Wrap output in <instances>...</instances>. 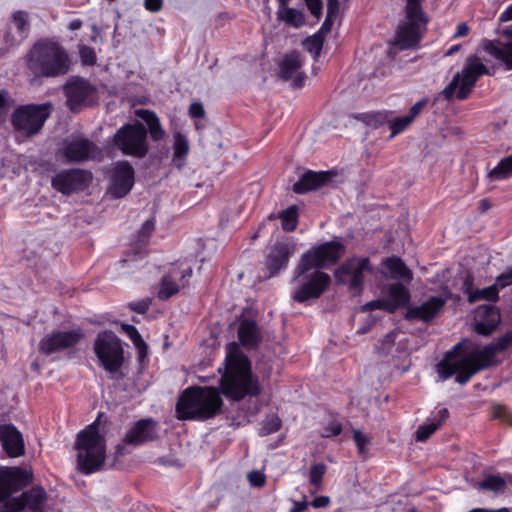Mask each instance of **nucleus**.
I'll use <instances>...</instances> for the list:
<instances>
[{
    "instance_id": "1",
    "label": "nucleus",
    "mask_w": 512,
    "mask_h": 512,
    "mask_svg": "<svg viewBox=\"0 0 512 512\" xmlns=\"http://www.w3.org/2000/svg\"><path fill=\"white\" fill-rule=\"evenodd\" d=\"M494 342L480 348L470 340H463L449 350L444 358L437 363L436 371L442 381L456 375L455 381L466 384L478 372L497 363L499 353Z\"/></svg>"
},
{
    "instance_id": "2",
    "label": "nucleus",
    "mask_w": 512,
    "mask_h": 512,
    "mask_svg": "<svg viewBox=\"0 0 512 512\" xmlns=\"http://www.w3.org/2000/svg\"><path fill=\"white\" fill-rule=\"evenodd\" d=\"M223 366L220 389L226 398L241 401L262 393L259 377L253 373L250 359L236 342L227 344Z\"/></svg>"
},
{
    "instance_id": "3",
    "label": "nucleus",
    "mask_w": 512,
    "mask_h": 512,
    "mask_svg": "<svg viewBox=\"0 0 512 512\" xmlns=\"http://www.w3.org/2000/svg\"><path fill=\"white\" fill-rule=\"evenodd\" d=\"M26 64L34 78H56L70 70V59L65 48L49 38H42L32 46Z\"/></svg>"
},
{
    "instance_id": "4",
    "label": "nucleus",
    "mask_w": 512,
    "mask_h": 512,
    "mask_svg": "<svg viewBox=\"0 0 512 512\" xmlns=\"http://www.w3.org/2000/svg\"><path fill=\"white\" fill-rule=\"evenodd\" d=\"M293 301L306 303L320 297V244L303 253L293 271Z\"/></svg>"
},
{
    "instance_id": "5",
    "label": "nucleus",
    "mask_w": 512,
    "mask_h": 512,
    "mask_svg": "<svg viewBox=\"0 0 512 512\" xmlns=\"http://www.w3.org/2000/svg\"><path fill=\"white\" fill-rule=\"evenodd\" d=\"M223 401L214 388L189 387L176 404L180 420H206L221 412Z\"/></svg>"
},
{
    "instance_id": "6",
    "label": "nucleus",
    "mask_w": 512,
    "mask_h": 512,
    "mask_svg": "<svg viewBox=\"0 0 512 512\" xmlns=\"http://www.w3.org/2000/svg\"><path fill=\"white\" fill-rule=\"evenodd\" d=\"M77 450V468L85 475L100 471L106 458L105 437L99 432V423L94 421L77 434L74 444Z\"/></svg>"
},
{
    "instance_id": "7",
    "label": "nucleus",
    "mask_w": 512,
    "mask_h": 512,
    "mask_svg": "<svg viewBox=\"0 0 512 512\" xmlns=\"http://www.w3.org/2000/svg\"><path fill=\"white\" fill-rule=\"evenodd\" d=\"M489 74L487 66L477 56H469L463 69L457 72L451 82L442 91L446 100H451L455 95L459 100L466 99L473 90L478 79Z\"/></svg>"
},
{
    "instance_id": "8",
    "label": "nucleus",
    "mask_w": 512,
    "mask_h": 512,
    "mask_svg": "<svg viewBox=\"0 0 512 512\" xmlns=\"http://www.w3.org/2000/svg\"><path fill=\"white\" fill-rule=\"evenodd\" d=\"M94 352L106 372L116 378H123L124 349L121 340L112 331L100 332L94 342Z\"/></svg>"
},
{
    "instance_id": "9",
    "label": "nucleus",
    "mask_w": 512,
    "mask_h": 512,
    "mask_svg": "<svg viewBox=\"0 0 512 512\" xmlns=\"http://www.w3.org/2000/svg\"><path fill=\"white\" fill-rule=\"evenodd\" d=\"M112 145L125 156L146 157L149 143L145 125L140 121L124 124L113 135Z\"/></svg>"
},
{
    "instance_id": "10",
    "label": "nucleus",
    "mask_w": 512,
    "mask_h": 512,
    "mask_svg": "<svg viewBox=\"0 0 512 512\" xmlns=\"http://www.w3.org/2000/svg\"><path fill=\"white\" fill-rule=\"evenodd\" d=\"M497 33L505 41L484 40L483 50L505 65L506 70H512V3L498 17Z\"/></svg>"
},
{
    "instance_id": "11",
    "label": "nucleus",
    "mask_w": 512,
    "mask_h": 512,
    "mask_svg": "<svg viewBox=\"0 0 512 512\" xmlns=\"http://www.w3.org/2000/svg\"><path fill=\"white\" fill-rule=\"evenodd\" d=\"M50 109L51 104L21 106L12 114V126L26 136H33L41 130L50 116Z\"/></svg>"
},
{
    "instance_id": "12",
    "label": "nucleus",
    "mask_w": 512,
    "mask_h": 512,
    "mask_svg": "<svg viewBox=\"0 0 512 512\" xmlns=\"http://www.w3.org/2000/svg\"><path fill=\"white\" fill-rule=\"evenodd\" d=\"M426 17H407L399 24L393 40L389 44V55L396 54L399 50L415 49L425 31L427 25Z\"/></svg>"
},
{
    "instance_id": "13",
    "label": "nucleus",
    "mask_w": 512,
    "mask_h": 512,
    "mask_svg": "<svg viewBox=\"0 0 512 512\" xmlns=\"http://www.w3.org/2000/svg\"><path fill=\"white\" fill-rule=\"evenodd\" d=\"M59 152L67 163L96 161L102 157L101 148L83 136L65 140Z\"/></svg>"
},
{
    "instance_id": "14",
    "label": "nucleus",
    "mask_w": 512,
    "mask_h": 512,
    "mask_svg": "<svg viewBox=\"0 0 512 512\" xmlns=\"http://www.w3.org/2000/svg\"><path fill=\"white\" fill-rule=\"evenodd\" d=\"M371 271L369 258L351 257L335 271V279L338 283L347 284L351 291L360 293L363 288L365 273Z\"/></svg>"
},
{
    "instance_id": "15",
    "label": "nucleus",
    "mask_w": 512,
    "mask_h": 512,
    "mask_svg": "<svg viewBox=\"0 0 512 512\" xmlns=\"http://www.w3.org/2000/svg\"><path fill=\"white\" fill-rule=\"evenodd\" d=\"M66 105L70 111L77 113L94 103L96 88L84 78L71 77L63 87Z\"/></svg>"
},
{
    "instance_id": "16",
    "label": "nucleus",
    "mask_w": 512,
    "mask_h": 512,
    "mask_svg": "<svg viewBox=\"0 0 512 512\" xmlns=\"http://www.w3.org/2000/svg\"><path fill=\"white\" fill-rule=\"evenodd\" d=\"M296 251V244L292 239L277 241L269 250L265 257V269L263 275L259 276L263 280L276 276L281 270L286 269L290 257Z\"/></svg>"
},
{
    "instance_id": "17",
    "label": "nucleus",
    "mask_w": 512,
    "mask_h": 512,
    "mask_svg": "<svg viewBox=\"0 0 512 512\" xmlns=\"http://www.w3.org/2000/svg\"><path fill=\"white\" fill-rule=\"evenodd\" d=\"M92 180V173L84 169L62 170L52 177V187L63 195L84 191Z\"/></svg>"
},
{
    "instance_id": "18",
    "label": "nucleus",
    "mask_w": 512,
    "mask_h": 512,
    "mask_svg": "<svg viewBox=\"0 0 512 512\" xmlns=\"http://www.w3.org/2000/svg\"><path fill=\"white\" fill-rule=\"evenodd\" d=\"M135 183V171L126 160L117 161L110 172L108 191L114 198L125 197Z\"/></svg>"
},
{
    "instance_id": "19",
    "label": "nucleus",
    "mask_w": 512,
    "mask_h": 512,
    "mask_svg": "<svg viewBox=\"0 0 512 512\" xmlns=\"http://www.w3.org/2000/svg\"><path fill=\"white\" fill-rule=\"evenodd\" d=\"M84 337L80 329L70 331H54L43 337L39 342V351L46 355H52L63 350L73 348Z\"/></svg>"
},
{
    "instance_id": "20",
    "label": "nucleus",
    "mask_w": 512,
    "mask_h": 512,
    "mask_svg": "<svg viewBox=\"0 0 512 512\" xmlns=\"http://www.w3.org/2000/svg\"><path fill=\"white\" fill-rule=\"evenodd\" d=\"M32 474L21 467L0 468V502L7 500L13 493L28 486Z\"/></svg>"
},
{
    "instance_id": "21",
    "label": "nucleus",
    "mask_w": 512,
    "mask_h": 512,
    "mask_svg": "<svg viewBox=\"0 0 512 512\" xmlns=\"http://www.w3.org/2000/svg\"><path fill=\"white\" fill-rule=\"evenodd\" d=\"M192 268H181L174 266L170 268L161 278L157 297L159 300L166 301L179 291L186 287L192 276Z\"/></svg>"
},
{
    "instance_id": "22",
    "label": "nucleus",
    "mask_w": 512,
    "mask_h": 512,
    "mask_svg": "<svg viewBox=\"0 0 512 512\" xmlns=\"http://www.w3.org/2000/svg\"><path fill=\"white\" fill-rule=\"evenodd\" d=\"M303 57L300 52L293 50L282 56L278 62L277 76L283 81L292 80L293 87L300 88L305 81V75L300 70Z\"/></svg>"
},
{
    "instance_id": "23",
    "label": "nucleus",
    "mask_w": 512,
    "mask_h": 512,
    "mask_svg": "<svg viewBox=\"0 0 512 512\" xmlns=\"http://www.w3.org/2000/svg\"><path fill=\"white\" fill-rule=\"evenodd\" d=\"M158 436V423L152 418L138 420L126 433L123 442L127 445L140 446L154 441Z\"/></svg>"
},
{
    "instance_id": "24",
    "label": "nucleus",
    "mask_w": 512,
    "mask_h": 512,
    "mask_svg": "<svg viewBox=\"0 0 512 512\" xmlns=\"http://www.w3.org/2000/svg\"><path fill=\"white\" fill-rule=\"evenodd\" d=\"M447 298L441 296H430L425 302L418 306H409L405 313L408 321L421 320L425 323L433 320L444 308Z\"/></svg>"
},
{
    "instance_id": "25",
    "label": "nucleus",
    "mask_w": 512,
    "mask_h": 512,
    "mask_svg": "<svg viewBox=\"0 0 512 512\" xmlns=\"http://www.w3.org/2000/svg\"><path fill=\"white\" fill-rule=\"evenodd\" d=\"M0 444L9 457L16 458L25 454L23 435L11 423L0 424Z\"/></svg>"
},
{
    "instance_id": "26",
    "label": "nucleus",
    "mask_w": 512,
    "mask_h": 512,
    "mask_svg": "<svg viewBox=\"0 0 512 512\" xmlns=\"http://www.w3.org/2000/svg\"><path fill=\"white\" fill-rule=\"evenodd\" d=\"M381 294L385 300L386 312L394 313L404 308L410 302L409 289L400 282L388 283L381 288Z\"/></svg>"
},
{
    "instance_id": "27",
    "label": "nucleus",
    "mask_w": 512,
    "mask_h": 512,
    "mask_svg": "<svg viewBox=\"0 0 512 512\" xmlns=\"http://www.w3.org/2000/svg\"><path fill=\"white\" fill-rule=\"evenodd\" d=\"M475 331L483 336L490 335L499 325L501 316L492 305L479 306L475 311Z\"/></svg>"
},
{
    "instance_id": "28",
    "label": "nucleus",
    "mask_w": 512,
    "mask_h": 512,
    "mask_svg": "<svg viewBox=\"0 0 512 512\" xmlns=\"http://www.w3.org/2000/svg\"><path fill=\"white\" fill-rule=\"evenodd\" d=\"M240 344L247 350L256 349L262 342V334L255 320L243 319L237 331Z\"/></svg>"
},
{
    "instance_id": "29",
    "label": "nucleus",
    "mask_w": 512,
    "mask_h": 512,
    "mask_svg": "<svg viewBox=\"0 0 512 512\" xmlns=\"http://www.w3.org/2000/svg\"><path fill=\"white\" fill-rule=\"evenodd\" d=\"M23 512H45L47 493L41 486H33L17 497Z\"/></svg>"
},
{
    "instance_id": "30",
    "label": "nucleus",
    "mask_w": 512,
    "mask_h": 512,
    "mask_svg": "<svg viewBox=\"0 0 512 512\" xmlns=\"http://www.w3.org/2000/svg\"><path fill=\"white\" fill-rule=\"evenodd\" d=\"M381 265L383 267V276L387 279L402 280L407 284L413 279L411 270L398 256L386 257Z\"/></svg>"
},
{
    "instance_id": "31",
    "label": "nucleus",
    "mask_w": 512,
    "mask_h": 512,
    "mask_svg": "<svg viewBox=\"0 0 512 512\" xmlns=\"http://www.w3.org/2000/svg\"><path fill=\"white\" fill-rule=\"evenodd\" d=\"M447 408L437 410L426 422L421 424L415 433V439L419 442L426 441L448 418Z\"/></svg>"
},
{
    "instance_id": "32",
    "label": "nucleus",
    "mask_w": 512,
    "mask_h": 512,
    "mask_svg": "<svg viewBox=\"0 0 512 512\" xmlns=\"http://www.w3.org/2000/svg\"><path fill=\"white\" fill-rule=\"evenodd\" d=\"M135 114L146 123L147 134L149 133L152 141L159 142L166 138L167 133L154 111L138 109L135 111Z\"/></svg>"
},
{
    "instance_id": "33",
    "label": "nucleus",
    "mask_w": 512,
    "mask_h": 512,
    "mask_svg": "<svg viewBox=\"0 0 512 512\" xmlns=\"http://www.w3.org/2000/svg\"><path fill=\"white\" fill-rule=\"evenodd\" d=\"M320 187V172L303 169L299 179L293 184L292 190L296 194H305Z\"/></svg>"
},
{
    "instance_id": "34",
    "label": "nucleus",
    "mask_w": 512,
    "mask_h": 512,
    "mask_svg": "<svg viewBox=\"0 0 512 512\" xmlns=\"http://www.w3.org/2000/svg\"><path fill=\"white\" fill-rule=\"evenodd\" d=\"M277 19L293 28H300L305 24V16L303 11L290 8L288 5L279 4L277 11Z\"/></svg>"
},
{
    "instance_id": "35",
    "label": "nucleus",
    "mask_w": 512,
    "mask_h": 512,
    "mask_svg": "<svg viewBox=\"0 0 512 512\" xmlns=\"http://www.w3.org/2000/svg\"><path fill=\"white\" fill-rule=\"evenodd\" d=\"M474 487L480 491H491L495 495L504 493L507 487V480L500 474H488L477 482Z\"/></svg>"
},
{
    "instance_id": "36",
    "label": "nucleus",
    "mask_w": 512,
    "mask_h": 512,
    "mask_svg": "<svg viewBox=\"0 0 512 512\" xmlns=\"http://www.w3.org/2000/svg\"><path fill=\"white\" fill-rule=\"evenodd\" d=\"M335 23L340 24L339 0H327V15L322 23V49L324 48L325 35L329 33Z\"/></svg>"
},
{
    "instance_id": "37",
    "label": "nucleus",
    "mask_w": 512,
    "mask_h": 512,
    "mask_svg": "<svg viewBox=\"0 0 512 512\" xmlns=\"http://www.w3.org/2000/svg\"><path fill=\"white\" fill-rule=\"evenodd\" d=\"M343 252L344 246L340 242L322 243V268L338 261Z\"/></svg>"
},
{
    "instance_id": "38",
    "label": "nucleus",
    "mask_w": 512,
    "mask_h": 512,
    "mask_svg": "<svg viewBox=\"0 0 512 512\" xmlns=\"http://www.w3.org/2000/svg\"><path fill=\"white\" fill-rule=\"evenodd\" d=\"M390 114L391 112L389 111H370L365 113H358L354 117L367 126L376 129L388 121Z\"/></svg>"
},
{
    "instance_id": "39",
    "label": "nucleus",
    "mask_w": 512,
    "mask_h": 512,
    "mask_svg": "<svg viewBox=\"0 0 512 512\" xmlns=\"http://www.w3.org/2000/svg\"><path fill=\"white\" fill-rule=\"evenodd\" d=\"M512 176V154L501 159L499 163L488 173L491 181H501Z\"/></svg>"
},
{
    "instance_id": "40",
    "label": "nucleus",
    "mask_w": 512,
    "mask_h": 512,
    "mask_svg": "<svg viewBox=\"0 0 512 512\" xmlns=\"http://www.w3.org/2000/svg\"><path fill=\"white\" fill-rule=\"evenodd\" d=\"M342 431V422L340 416L335 413H326L324 422L322 421V437H332L339 435Z\"/></svg>"
},
{
    "instance_id": "41",
    "label": "nucleus",
    "mask_w": 512,
    "mask_h": 512,
    "mask_svg": "<svg viewBox=\"0 0 512 512\" xmlns=\"http://www.w3.org/2000/svg\"><path fill=\"white\" fill-rule=\"evenodd\" d=\"M499 287L496 282L488 287L482 289H475L473 293H470L469 303L473 304L481 300H488L495 302L499 299Z\"/></svg>"
},
{
    "instance_id": "42",
    "label": "nucleus",
    "mask_w": 512,
    "mask_h": 512,
    "mask_svg": "<svg viewBox=\"0 0 512 512\" xmlns=\"http://www.w3.org/2000/svg\"><path fill=\"white\" fill-rule=\"evenodd\" d=\"M11 22L17 30L19 41L24 40L30 31L28 13L22 10L14 12L11 17Z\"/></svg>"
},
{
    "instance_id": "43",
    "label": "nucleus",
    "mask_w": 512,
    "mask_h": 512,
    "mask_svg": "<svg viewBox=\"0 0 512 512\" xmlns=\"http://www.w3.org/2000/svg\"><path fill=\"white\" fill-rule=\"evenodd\" d=\"M279 218L281 219L282 229L284 231H294L298 224V207L291 205L279 213Z\"/></svg>"
},
{
    "instance_id": "44",
    "label": "nucleus",
    "mask_w": 512,
    "mask_h": 512,
    "mask_svg": "<svg viewBox=\"0 0 512 512\" xmlns=\"http://www.w3.org/2000/svg\"><path fill=\"white\" fill-rule=\"evenodd\" d=\"M173 137L174 160L184 161L190 150L188 139L181 132H175Z\"/></svg>"
},
{
    "instance_id": "45",
    "label": "nucleus",
    "mask_w": 512,
    "mask_h": 512,
    "mask_svg": "<svg viewBox=\"0 0 512 512\" xmlns=\"http://www.w3.org/2000/svg\"><path fill=\"white\" fill-rule=\"evenodd\" d=\"M303 48L309 52L315 60L320 56V29L313 35L306 37L302 41Z\"/></svg>"
},
{
    "instance_id": "46",
    "label": "nucleus",
    "mask_w": 512,
    "mask_h": 512,
    "mask_svg": "<svg viewBox=\"0 0 512 512\" xmlns=\"http://www.w3.org/2000/svg\"><path fill=\"white\" fill-rule=\"evenodd\" d=\"M387 122L389 123V128L391 130V137H394L403 132L413 122V120L408 115H404L401 117H395L391 120L388 118Z\"/></svg>"
},
{
    "instance_id": "47",
    "label": "nucleus",
    "mask_w": 512,
    "mask_h": 512,
    "mask_svg": "<svg viewBox=\"0 0 512 512\" xmlns=\"http://www.w3.org/2000/svg\"><path fill=\"white\" fill-rule=\"evenodd\" d=\"M281 427V420L278 416L272 414L267 416L260 429V434L265 436L277 432Z\"/></svg>"
},
{
    "instance_id": "48",
    "label": "nucleus",
    "mask_w": 512,
    "mask_h": 512,
    "mask_svg": "<svg viewBox=\"0 0 512 512\" xmlns=\"http://www.w3.org/2000/svg\"><path fill=\"white\" fill-rule=\"evenodd\" d=\"M14 101L9 93L5 90L0 91V124L4 123L10 109L13 107Z\"/></svg>"
},
{
    "instance_id": "49",
    "label": "nucleus",
    "mask_w": 512,
    "mask_h": 512,
    "mask_svg": "<svg viewBox=\"0 0 512 512\" xmlns=\"http://www.w3.org/2000/svg\"><path fill=\"white\" fill-rule=\"evenodd\" d=\"M353 440L358 450V454L362 457L366 456V448L370 444V438L364 434L361 430H353Z\"/></svg>"
},
{
    "instance_id": "50",
    "label": "nucleus",
    "mask_w": 512,
    "mask_h": 512,
    "mask_svg": "<svg viewBox=\"0 0 512 512\" xmlns=\"http://www.w3.org/2000/svg\"><path fill=\"white\" fill-rule=\"evenodd\" d=\"M344 176L336 170L322 171V187L343 182Z\"/></svg>"
},
{
    "instance_id": "51",
    "label": "nucleus",
    "mask_w": 512,
    "mask_h": 512,
    "mask_svg": "<svg viewBox=\"0 0 512 512\" xmlns=\"http://www.w3.org/2000/svg\"><path fill=\"white\" fill-rule=\"evenodd\" d=\"M421 2L422 0H406L405 11L407 17H426L422 9Z\"/></svg>"
},
{
    "instance_id": "52",
    "label": "nucleus",
    "mask_w": 512,
    "mask_h": 512,
    "mask_svg": "<svg viewBox=\"0 0 512 512\" xmlns=\"http://www.w3.org/2000/svg\"><path fill=\"white\" fill-rule=\"evenodd\" d=\"M151 303H152V299L149 297H146V298H143V299H140L137 301L130 302L128 304V307L130 308V310H132L138 314H144L149 309Z\"/></svg>"
},
{
    "instance_id": "53",
    "label": "nucleus",
    "mask_w": 512,
    "mask_h": 512,
    "mask_svg": "<svg viewBox=\"0 0 512 512\" xmlns=\"http://www.w3.org/2000/svg\"><path fill=\"white\" fill-rule=\"evenodd\" d=\"M495 282L500 290L512 285V267H508L503 273L498 275Z\"/></svg>"
},
{
    "instance_id": "54",
    "label": "nucleus",
    "mask_w": 512,
    "mask_h": 512,
    "mask_svg": "<svg viewBox=\"0 0 512 512\" xmlns=\"http://www.w3.org/2000/svg\"><path fill=\"white\" fill-rule=\"evenodd\" d=\"M500 352L505 351L512 346V329L505 332L502 336L493 341Z\"/></svg>"
},
{
    "instance_id": "55",
    "label": "nucleus",
    "mask_w": 512,
    "mask_h": 512,
    "mask_svg": "<svg viewBox=\"0 0 512 512\" xmlns=\"http://www.w3.org/2000/svg\"><path fill=\"white\" fill-rule=\"evenodd\" d=\"M247 478L253 487H262L266 483V477L264 473L259 470H252L248 473Z\"/></svg>"
},
{
    "instance_id": "56",
    "label": "nucleus",
    "mask_w": 512,
    "mask_h": 512,
    "mask_svg": "<svg viewBox=\"0 0 512 512\" xmlns=\"http://www.w3.org/2000/svg\"><path fill=\"white\" fill-rule=\"evenodd\" d=\"M154 228H155V219L150 218V219L146 220L142 224V226L139 230L140 241H145L146 239H148L149 236L151 235V233L154 231Z\"/></svg>"
},
{
    "instance_id": "57",
    "label": "nucleus",
    "mask_w": 512,
    "mask_h": 512,
    "mask_svg": "<svg viewBox=\"0 0 512 512\" xmlns=\"http://www.w3.org/2000/svg\"><path fill=\"white\" fill-rule=\"evenodd\" d=\"M377 309L386 311V304L382 295L376 300L365 303L361 308V310L364 312H371Z\"/></svg>"
},
{
    "instance_id": "58",
    "label": "nucleus",
    "mask_w": 512,
    "mask_h": 512,
    "mask_svg": "<svg viewBox=\"0 0 512 512\" xmlns=\"http://www.w3.org/2000/svg\"><path fill=\"white\" fill-rule=\"evenodd\" d=\"M0 512H23V506H20L17 497H14L0 506Z\"/></svg>"
},
{
    "instance_id": "59",
    "label": "nucleus",
    "mask_w": 512,
    "mask_h": 512,
    "mask_svg": "<svg viewBox=\"0 0 512 512\" xmlns=\"http://www.w3.org/2000/svg\"><path fill=\"white\" fill-rule=\"evenodd\" d=\"M80 57L84 64L93 65L96 62V55L92 48L83 47L80 50Z\"/></svg>"
},
{
    "instance_id": "60",
    "label": "nucleus",
    "mask_w": 512,
    "mask_h": 512,
    "mask_svg": "<svg viewBox=\"0 0 512 512\" xmlns=\"http://www.w3.org/2000/svg\"><path fill=\"white\" fill-rule=\"evenodd\" d=\"M122 330L127 334L130 340L134 343L136 341H140L142 336L134 325L131 324H122Z\"/></svg>"
},
{
    "instance_id": "61",
    "label": "nucleus",
    "mask_w": 512,
    "mask_h": 512,
    "mask_svg": "<svg viewBox=\"0 0 512 512\" xmlns=\"http://www.w3.org/2000/svg\"><path fill=\"white\" fill-rule=\"evenodd\" d=\"M427 103V98L420 99L410 108V111L407 115L414 121V119L421 113L422 109L427 105Z\"/></svg>"
},
{
    "instance_id": "62",
    "label": "nucleus",
    "mask_w": 512,
    "mask_h": 512,
    "mask_svg": "<svg viewBox=\"0 0 512 512\" xmlns=\"http://www.w3.org/2000/svg\"><path fill=\"white\" fill-rule=\"evenodd\" d=\"M461 290L465 295H467V299L469 300L470 293H473L475 291L474 278L471 274H467L464 277Z\"/></svg>"
},
{
    "instance_id": "63",
    "label": "nucleus",
    "mask_w": 512,
    "mask_h": 512,
    "mask_svg": "<svg viewBox=\"0 0 512 512\" xmlns=\"http://www.w3.org/2000/svg\"><path fill=\"white\" fill-rule=\"evenodd\" d=\"M189 115L191 118H203L205 116V110L200 102H193L189 106Z\"/></svg>"
},
{
    "instance_id": "64",
    "label": "nucleus",
    "mask_w": 512,
    "mask_h": 512,
    "mask_svg": "<svg viewBox=\"0 0 512 512\" xmlns=\"http://www.w3.org/2000/svg\"><path fill=\"white\" fill-rule=\"evenodd\" d=\"M144 8L152 13H157L163 8V0H144Z\"/></svg>"
}]
</instances>
